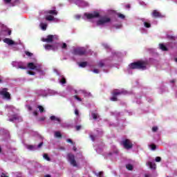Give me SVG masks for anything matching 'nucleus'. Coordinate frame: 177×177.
<instances>
[{"mask_svg":"<svg viewBox=\"0 0 177 177\" xmlns=\"http://www.w3.org/2000/svg\"><path fill=\"white\" fill-rule=\"evenodd\" d=\"M147 61L140 60L131 63L129 67L131 70H146L147 68Z\"/></svg>","mask_w":177,"mask_h":177,"instance_id":"obj_1","label":"nucleus"},{"mask_svg":"<svg viewBox=\"0 0 177 177\" xmlns=\"http://www.w3.org/2000/svg\"><path fill=\"white\" fill-rule=\"evenodd\" d=\"M73 53L77 56H84L86 55V49L84 47H79L73 49Z\"/></svg>","mask_w":177,"mask_h":177,"instance_id":"obj_2","label":"nucleus"},{"mask_svg":"<svg viewBox=\"0 0 177 177\" xmlns=\"http://www.w3.org/2000/svg\"><path fill=\"white\" fill-rule=\"evenodd\" d=\"M121 145H122L124 149H126V150H129L133 147V144H132V142L129 139L124 140L122 141Z\"/></svg>","mask_w":177,"mask_h":177,"instance_id":"obj_3","label":"nucleus"},{"mask_svg":"<svg viewBox=\"0 0 177 177\" xmlns=\"http://www.w3.org/2000/svg\"><path fill=\"white\" fill-rule=\"evenodd\" d=\"M9 89L8 88H3L0 91V95L3 96V99H6L7 100H10V93L8 92Z\"/></svg>","mask_w":177,"mask_h":177,"instance_id":"obj_4","label":"nucleus"},{"mask_svg":"<svg viewBox=\"0 0 177 177\" xmlns=\"http://www.w3.org/2000/svg\"><path fill=\"white\" fill-rule=\"evenodd\" d=\"M124 91H118V90L115 89L112 92V97H111V102H117L118 100V98H117L118 96H120V95H124Z\"/></svg>","mask_w":177,"mask_h":177,"instance_id":"obj_5","label":"nucleus"},{"mask_svg":"<svg viewBox=\"0 0 177 177\" xmlns=\"http://www.w3.org/2000/svg\"><path fill=\"white\" fill-rule=\"evenodd\" d=\"M110 21H111L110 17H102L100 20L97 21V26H103L107 24V23H110Z\"/></svg>","mask_w":177,"mask_h":177,"instance_id":"obj_6","label":"nucleus"},{"mask_svg":"<svg viewBox=\"0 0 177 177\" xmlns=\"http://www.w3.org/2000/svg\"><path fill=\"white\" fill-rule=\"evenodd\" d=\"M68 160L69 161L71 165L73 167H77V161L75 160V156L73 153H68L67 155Z\"/></svg>","mask_w":177,"mask_h":177,"instance_id":"obj_7","label":"nucleus"},{"mask_svg":"<svg viewBox=\"0 0 177 177\" xmlns=\"http://www.w3.org/2000/svg\"><path fill=\"white\" fill-rule=\"evenodd\" d=\"M84 15L88 20H91V19H97L100 17V13L98 12L94 11L92 13H85Z\"/></svg>","mask_w":177,"mask_h":177,"instance_id":"obj_8","label":"nucleus"},{"mask_svg":"<svg viewBox=\"0 0 177 177\" xmlns=\"http://www.w3.org/2000/svg\"><path fill=\"white\" fill-rule=\"evenodd\" d=\"M46 50H57L58 49V44H55L53 45L46 44L44 46Z\"/></svg>","mask_w":177,"mask_h":177,"instance_id":"obj_9","label":"nucleus"},{"mask_svg":"<svg viewBox=\"0 0 177 177\" xmlns=\"http://www.w3.org/2000/svg\"><path fill=\"white\" fill-rule=\"evenodd\" d=\"M53 38H55V36L52 35H49L47 36V38L42 39L43 42H47L48 44L53 42Z\"/></svg>","mask_w":177,"mask_h":177,"instance_id":"obj_10","label":"nucleus"},{"mask_svg":"<svg viewBox=\"0 0 177 177\" xmlns=\"http://www.w3.org/2000/svg\"><path fill=\"white\" fill-rule=\"evenodd\" d=\"M46 15H52L53 16L57 15V10H50L45 12Z\"/></svg>","mask_w":177,"mask_h":177,"instance_id":"obj_11","label":"nucleus"},{"mask_svg":"<svg viewBox=\"0 0 177 177\" xmlns=\"http://www.w3.org/2000/svg\"><path fill=\"white\" fill-rule=\"evenodd\" d=\"M3 42L8 45H15V41L9 38L4 39Z\"/></svg>","mask_w":177,"mask_h":177,"instance_id":"obj_12","label":"nucleus"},{"mask_svg":"<svg viewBox=\"0 0 177 177\" xmlns=\"http://www.w3.org/2000/svg\"><path fill=\"white\" fill-rule=\"evenodd\" d=\"M152 16L153 17H162L161 13L156 10L153 11Z\"/></svg>","mask_w":177,"mask_h":177,"instance_id":"obj_13","label":"nucleus"},{"mask_svg":"<svg viewBox=\"0 0 177 177\" xmlns=\"http://www.w3.org/2000/svg\"><path fill=\"white\" fill-rule=\"evenodd\" d=\"M50 120H51V121H56L57 122H58V124H60V122H62V120H60V118H56V116L55 115L50 116Z\"/></svg>","mask_w":177,"mask_h":177,"instance_id":"obj_14","label":"nucleus"},{"mask_svg":"<svg viewBox=\"0 0 177 177\" xmlns=\"http://www.w3.org/2000/svg\"><path fill=\"white\" fill-rule=\"evenodd\" d=\"M159 48L161 50H163V52L168 51V48H167L164 44H159Z\"/></svg>","mask_w":177,"mask_h":177,"instance_id":"obj_15","label":"nucleus"},{"mask_svg":"<svg viewBox=\"0 0 177 177\" xmlns=\"http://www.w3.org/2000/svg\"><path fill=\"white\" fill-rule=\"evenodd\" d=\"M28 68L30 70H35V68H37V66H35L32 62H30L28 64Z\"/></svg>","mask_w":177,"mask_h":177,"instance_id":"obj_16","label":"nucleus"},{"mask_svg":"<svg viewBox=\"0 0 177 177\" xmlns=\"http://www.w3.org/2000/svg\"><path fill=\"white\" fill-rule=\"evenodd\" d=\"M147 164L151 169H156V163L148 162Z\"/></svg>","mask_w":177,"mask_h":177,"instance_id":"obj_17","label":"nucleus"},{"mask_svg":"<svg viewBox=\"0 0 177 177\" xmlns=\"http://www.w3.org/2000/svg\"><path fill=\"white\" fill-rule=\"evenodd\" d=\"M46 20H47V21H53V20H55V17L53 15H47L46 17Z\"/></svg>","mask_w":177,"mask_h":177,"instance_id":"obj_18","label":"nucleus"},{"mask_svg":"<svg viewBox=\"0 0 177 177\" xmlns=\"http://www.w3.org/2000/svg\"><path fill=\"white\" fill-rule=\"evenodd\" d=\"M116 15L118 17H119V19H121L122 20H124V19H125V15H124L123 14L118 12Z\"/></svg>","mask_w":177,"mask_h":177,"instance_id":"obj_19","label":"nucleus"},{"mask_svg":"<svg viewBox=\"0 0 177 177\" xmlns=\"http://www.w3.org/2000/svg\"><path fill=\"white\" fill-rule=\"evenodd\" d=\"M126 168L129 171H132V169H133V166L131 164H128V165H126Z\"/></svg>","mask_w":177,"mask_h":177,"instance_id":"obj_20","label":"nucleus"},{"mask_svg":"<svg viewBox=\"0 0 177 177\" xmlns=\"http://www.w3.org/2000/svg\"><path fill=\"white\" fill-rule=\"evenodd\" d=\"M37 109H39L40 113H44V111H45V109H44V106L41 105H38Z\"/></svg>","mask_w":177,"mask_h":177,"instance_id":"obj_21","label":"nucleus"},{"mask_svg":"<svg viewBox=\"0 0 177 177\" xmlns=\"http://www.w3.org/2000/svg\"><path fill=\"white\" fill-rule=\"evenodd\" d=\"M144 26L146 27V28H150L151 27V24L149 22H144Z\"/></svg>","mask_w":177,"mask_h":177,"instance_id":"obj_22","label":"nucleus"},{"mask_svg":"<svg viewBox=\"0 0 177 177\" xmlns=\"http://www.w3.org/2000/svg\"><path fill=\"white\" fill-rule=\"evenodd\" d=\"M88 63L86 62H83L80 63V67H86Z\"/></svg>","mask_w":177,"mask_h":177,"instance_id":"obj_23","label":"nucleus"},{"mask_svg":"<svg viewBox=\"0 0 177 177\" xmlns=\"http://www.w3.org/2000/svg\"><path fill=\"white\" fill-rule=\"evenodd\" d=\"M55 136L56 138H62V133L60 131H56Z\"/></svg>","mask_w":177,"mask_h":177,"instance_id":"obj_24","label":"nucleus"},{"mask_svg":"<svg viewBox=\"0 0 177 177\" xmlns=\"http://www.w3.org/2000/svg\"><path fill=\"white\" fill-rule=\"evenodd\" d=\"M44 158H45V160H46L47 161H50V158H49V156H48L47 153L44 154Z\"/></svg>","mask_w":177,"mask_h":177,"instance_id":"obj_25","label":"nucleus"},{"mask_svg":"<svg viewBox=\"0 0 177 177\" xmlns=\"http://www.w3.org/2000/svg\"><path fill=\"white\" fill-rule=\"evenodd\" d=\"M59 82L62 84H66L67 82L66 81V78H64V77H62Z\"/></svg>","mask_w":177,"mask_h":177,"instance_id":"obj_26","label":"nucleus"},{"mask_svg":"<svg viewBox=\"0 0 177 177\" xmlns=\"http://www.w3.org/2000/svg\"><path fill=\"white\" fill-rule=\"evenodd\" d=\"M26 147L28 150H34V149L35 148V146H34V145H27Z\"/></svg>","mask_w":177,"mask_h":177,"instance_id":"obj_27","label":"nucleus"},{"mask_svg":"<svg viewBox=\"0 0 177 177\" xmlns=\"http://www.w3.org/2000/svg\"><path fill=\"white\" fill-rule=\"evenodd\" d=\"M41 30H44L45 31V30H46V27H48V26L45 24H41Z\"/></svg>","mask_w":177,"mask_h":177,"instance_id":"obj_28","label":"nucleus"},{"mask_svg":"<svg viewBox=\"0 0 177 177\" xmlns=\"http://www.w3.org/2000/svg\"><path fill=\"white\" fill-rule=\"evenodd\" d=\"M91 115H92L93 120H97V113H92Z\"/></svg>","mask_w":177,"mask_h":177,"instance_id":"obj_29","label":"nucleus"},{"mask_svg":"<svg viewBox=\"0 0 177 177\" xmlns=\"http://www.w3.org/2000/svg\"><path fill=\"white\" fill-rule=\"evenodd\" d=\"M25 54L26 56H28V57H31L32 56V53H30L29 51H25Z\"/></svg>","mask_w":177,"mask_h":177,"instance_id":"obj_30","label":"nucleus"},{"mask_svg":"<svg viewBox=\"0 0 177 177\" xmlns=\"http://www.w3.org/2000/svg\"><path fill=\"white\" fill-rule=\"evenodd\" d=\"M168 39H170L171 41H175V37L172 35H167Z\"/></svg>","mask_w":177,"mask_h":177,"instance_id":"obj_31","label":"nucleus"},{"mask_svg":"<svg viewBox=\"0 0 177 177\" xmlns=\"http://www.w3.org/2000/svg\"><path fill=\"white\" fill-rule=\"evenodd\" d=\"M95 175L97 177H102V176H103V171H100L99 173L95 174Z\"/></svg>","mask_w":177,"mask_h":177,"instance_id":"obj_32","label":"nucleus"},{"mask_svg":"<svg viewBox=\"0 0 177 177\" xmlns=\"http://www.w3.org/2000/svg\"><path fill=\"white\" fill-rule=\"evenodd\" d=\"M150 147L151 150H156V149H157V146H156L154 144L151 145Z\"/></svg>","mask_w":177,"mask_h":177,"instance_id":"obj_33","label":"nucleus"},{"mask_svg":"<svg viewBox=\"0 0 177 177\" xmlns=\"http://www.w3.org/2000/svg\"><path fill=\"white\" fill-rule=\"evenodd\" d=\"M155 161L156 162H160L161 161V157L160 156H157L156 158H155Z\"/></svg>","mask_w":177,"mask_h":177,"instance_id":"obj_34","label":"nucleus"},{"mask_svg":"<svg viewBox=\"0 0 177 177\" xmlns=\"http://www.w3.org/2000/svg\"><path fill=\"white\" fill-rule=\"evenodd\" d=\"M74 97L75 99H76V100H78L79 102H82L81 97H78L77 95H74Z\"/></svg>","mask_w":177,"mask_h":177,"instance_id":"obj_35","label":"nucleus"},{"mask_svg":"<svg viewBox=\"0 0 177 177\" xmlns=\"http://www.w3.org/2000/svg\"><path fill=\"white\" fill-rule=\"evenodd\" d=\"M157 131H158V127H152L153 132H157Z\"/></svg>","mask_w":177,"mask_h":177,"instance_id":"obj_36","label":"nucleus"},{"mask_svg":"<svg viewBox=\"0 0 177 177\" xmlns=\"http://www.w3.org/2000/svg\"><path fill=\"white\" fill-rule=\"evenodd\" d=\"M98 66L99 67H104V63H103L102 62H100L98 63Z\"/></svg>","mask_w":177,"mask_h":177,"instance_id":"obj_37","label":"nucleus"},{"mask_svg":"<svg viewBox=\"0 0 177 177\" xmlns=\"http://www.w3.org/2000/svg\"><path fill=\"white\" fill-rule=\"evenodd\" d=\"M62 49H67V44L66 43L62 44Z\"/></svg>","mask_w":177,"mask_h":177,"instance_id":"obj_38","label":"nucleus"},{"mask_svg":"<svg viewBox=\"0 0 177 177\" xmlns=\"http://www.w3.org/2000/svg\"><path fill=\"white\" fill-rule=\"evenodd\" d=\"M28 74H29L30 75H35V73L31 71H28Z\"/></svg>","mask_w":177,"mask_h":177,"instance_id":"obj_39","label":"nucleus"},{"mask_svg":"<svg viewBox=\"0 0 177 177\" xmlns=\"http://www.w3.org/2000/svg\"><path fill=\"white\" fill-rule=\"evenodd\" d=\"M66 142H68V143H71V145H73V140L72 139H70V138H68L67 140H66Z\"/></svg>","mask_w":177,"mask_h":177,"instance_id":"obj_40","label":"nucleus"},{"mask_svg":"<svg viewBox=\"0 0 177 177\" xmlns=\"http://www.w3.org/2000/svg\"><path fill=\"white\" fill-rule=\"evenodd\" d=\"M18 68H21V70H26V66L19 65V66H18Z\"/></svg>","mask_w":177,"mask_h":177,"instance_id":"obj_41","label":"nucleus"},{"mask_svg":"<svg viewBox=\"0 0 177 177\" xmlns=\"http://www.w3.org/2000/svg\"><path fill=\"white\" fill-rule=\"evenodd\" d=\"M42 146H44V142H40V143L38 145L37 147H38V149H40V147H42Z\"/></svg>","mask_w":177,"mask_h":177,"instance_id":"obj_42","label":"nucleus"},{"mask_svg":"<svg viewBox=\"0 0 177 177\" xmlns=\"http://www.w3.org/2000/svg\"><path fill=\"white\" fill-rule=\"evenodd\" d=\"M90 138H91V140H93V142H95V136L91 135Z\"/></svg>","mask_w":177,"mask_h":177,"instance_id":"obj_43","label":"nucleus"},{"mask_svg":"<svg viewBox=\"0 0 177 177\" xmlns=\"http://www.w3.org/2000/svg\"><path fill=\"white\" fill-rule=\"evenodd\" d=\"M93 72L95 73V74H99V69H94Z\"/></svg>","mask_w":177,"mask_h":177,"instance_id":"obj_44","label":"nucleus"},{"mask_svg":"<svg viewBox=\"0 0 177 177\" xmlns=\"http://www.w3.org/2000/svg\"><path fill=\"white\" fill-rule=\"evenodd\" d=\"M75 114L76 115H80V112L78 111V109H75Z\"/></svg>","mask_w":177,"mask_h":177,"instance_id":"obj_45","label":"nucleus"},{"mask_svg":"<svg viewBox=\"0 0 177 177\" xmlns=\"http://www.w3.org/2000/svg\"><path fill=\"white\" fill-rule=\"evenodd\" d=\"M39 122L45 121V117H41V118H39Z\"/></svg>","mask_w":177,"mask_h":177,"instance_id":"obj_46","label":"nucleus"},{"mask_svg":"<svg viewBox=\"0 0 177 177\" xmlns=\"http://www.w3.org/2000/svg\"><path fill=\"white\" fill-rule=\"evenodd\" d=\"M75 17L77 20H80L81 19V15H75Z\"/></svg>","mask_w":177,"mask_h":177,"instance_id":"obj_47","label":"nucleus"},{"mask_svg":"<svg viewBox=\"0 0 177 177\" xmlns=\"http://www.w3.org/2000/svg\"><path fill=\"white\" fill-rule=\"evenodd\" d=\"M6 3H10L12 2V0H3Z\"/></svg>","mask_w":177,"mask_h":177,"instance_id":"obj_48","label":"nucleus"},{"mask_svg":"<svg viewBox=\"0 0 177 177\" xmlns=\"http://www.w3.org/2000/svg\"><path fill=\"white\" fill-rule=\"evenodd\" d=\"M82 3L84 5V6H88V3H86L85 1H82Z\"/></svg>","mask_w":177,"mask_h":177,"instance_id":"obj_49","label":"nucleus"},{"mask_svg":"<svg viewBox=\"0 0 177 177\" xmlns=\"http://www.w3.org/2000/svg\"><path fill=\"white\" fill-rule=\"evenodd\" d=\"M33 115H35V116L38 115V111H35L33 112Z\"/></svg>","mask_w":177,"mask_h":177,"instance_id":"obj_50","label":"nucleus"},{"mask_svg":"<svg viewBox=\"0 0 177 177\" xmlns=\"http://www.w3.org/2000/svg\"><path fill=\"white\" fill-rule=\"evenodd\" d=\"M7 32H8V35H12V30H8L7 31Z\"/></svg>","mask_w":177,"mask_h":177,"instance_id":"obj_51","label":"nucleus"},{"mask_svg":"<svg viewBox=\"0 0 177 177\" xmlns=\"http://www.w3.org/2000/svg\"><path fill=\"white\" fill-rule=\"evenodd\" d=\"M81 129V126H76V131H80Z\"/></svg>","mask_w":177,"mask_h":177,"instance_id":"obj_52","label":"nucleus"},{"mask_svg":"<svg viewBox=\"0 0 177 177\" xmlns=\"http://www.w3.org/2000/svg\"><path fill=\"white\" fill-rule=\"evenodd\" d=\"M82 93L84 95V96H88V93H86V91H83Z\"/></svg>","mask_w":177,"mask_h":177,"instance_id":"obj_53","label":"nucleus"},{"mask_svg":"<svg viewBox=\"0 0 177 177\" xmlns=\"http://www.w3.org/2000/svg\"><path fill=\"white\" fill-rule=\"evenodd\" d=\"M1 177H8V176H6L4 173H2Z\"/></svg>","mask_w":177,"mask_h":177,"instance_id":"obj_54","label":"nucleus"},{"mask_svg":"<svg viewBox=\"0 0 177 177\" xmlns=\"http://www.w3.org/2000/svg\"><path fill=\"white\" fill-rule=\"evenodd\" d=\"M126 8H127V9H130V8H131V5L127 4V5L126 6Z\"/></svg>","mask_w":177,"mask_h":177,"instance_id":"obj_55","label":"nucleus"},{"mask_svg":"<svg viewBox=\"0 0 177 177\" xmlns=\"http://www.w3.org/2000/svg\"><path fill=\"white\" fill-rule=\"evenodd\" d=\"M28 109L29 111H31V110H32V107H31L30 106H29L28 107Z\"/></svg>","mask_w":177,"mask_h":177,"instance_id":"obj_56","label":"nucleus"},{"mask_svg":"<svg viewBox=\"0 0 177 177\" xmlns=\"http://www.w3.org/2000/svg\"><path fill=\"white\" fill-rule=\"evenodd\" d=\"M44 177H52V176H50V174H47V175H45Z\"/></svg>","mask_w":177,"mask_h":177,"instance_id":"obj_57","label":"nucleus"},{"mask_svg":"<svg viewBox=\"0 0 177 177\" xmlns=\"http://www.w3.org/2000/svg\"><path fill=\"white\" fill-rule=\"evenodd\" d=\"M2 152V148H1V147H0V153H1Z\"/></svg>","mask_w":177,"mask_h":177,"instance_id":"obj_58","label":"nucleus"},{"mask_svg":"<svg viewBox=\"0 0 177 177\" xmlns=\"http://www.w3.org/2000/svg\"><path fill=\"white\" fill-rule=\"evenodd\" d=\"M73 150L75 151V150H77V148L73 147Z\"/></svg>","mask_w":177,"mask_h":177,"instance_id":"obj_59","label":"nucleus"},{"mask_svg":"<svg viewBox=\"0 0 177 177\" xmlns=\"http://www.w3.org/2000/svg\"><path fill=\"white\" fill-rule=\"evenodd\" d=\"M175 62H177V58H176V59H175Z\"/></svg>","mask_w":177,"mask_h":177,"instance_id":"obj_60","label":"nucleus"},{"mask_svg":"<svg viewBox=\"0 0 177 177\" xmlns=\"http://www.w3.org/2000/svg\"><path fill=\"white\" fill-rule=\"evenodd\" d=\"M0 82H2V80L0 79Z\"/></svg>","mask_w":177,"mask_h":177,"instance_id":"obj_61","label":"nucleus"},{"mask_svg":"<svg viewBox=\"0 0 177 177\" xmlns=\"http://www.w3.org/2000/svg\"><path fill=\"white\" fill-rule=\"evenodd\" d=\"M171 82H175L174 80H172Z\"/></svg>","mask_w":177,"mask_h":177,"instance_id":"obj_62","label":"nucleus"},{"mask_svg":"<svg viewBox=\"0 0 177 177\" xmlns=\"http://www.w3.org/2000/svg\"><path fill=\"white\" fill-rule=\"evenodd\" d=\"M10 121H12V119H10Z\"/></svg>","mask_w":177,"mask_h":177,"instance_id":"obj_63","label":"nucleus"},{"mask_svg":"<svg viewBox=\"0 0 177 177\" xmlns=\"http://www.w3.org/2000/svg\"><path fill=\"white\" fill-rule=\"evenodd\" d=\"M167 177H169V176H167Z\"/></svg>","mask_w":177,"mask_h":177,"instance_id":"obj_64","label":"nucleus"}]
</instances>
